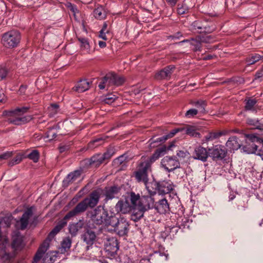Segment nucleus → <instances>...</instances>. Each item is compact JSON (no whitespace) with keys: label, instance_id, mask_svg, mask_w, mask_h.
I'll return each instance as SVG.
<instances>
[{"label":"nucleus","instance_id":"22","mask_svg":"<svg viewBox=\"0 0 263 263\" xmlns=\"http://www.w3.org/2000/svg\"><path fill=\"white\" fill-rule=\"evenodd\" d=\"M12 248L15 250H21L25 246L24 242L23 237L20 233H16L12 236L11 244Z\"/></svg>","mask_w":263,"mask_h":263},{"label":"nucleus","instance_id":"18","mask_svg":"<svg viewBox=\"0 0 263 263\" xmlns=\"http://www.w3.org/2000/svg\"><path fill=\"white\" fill-rule=\"evenodd\" d=\"M81 239L86 243V248L88 250L89 248L94 243L96 240V233L90 229H87L81 235Z\"/></svg>","mask_w":263,"mask_h":263},{"label":"nucleus","instance_id":"37","mask_svg":"<svg viewBox=\"0 0 263 263\" xmlns=\"http://www.w3.org/2000/svg\"><path fill=\"white\" fill-rule=\"evenodd\" d=\"M72 240L69 237H65L61 242V251H67L71 247Z\"/></svg>","mask_w":263,"mask_h":263},{"label":"nucleus","instance_id":"5","mask_svg":"<svg viewBox=\"0 0 263 263\" xmlns=\"http://www.w3.org/2000/svg\"><path fill=\"white\" fill-rule=\"evenodd\" d=\"M112 221H110L109 225L114 228V231L119 236H126L128 233L129 224L127 220L124 217L120 216L112 217Z\"/></svg>","mask_w":263,"mask_h":263},{"label":"nucleus","instance_id":"44","mask_svg":"<svg viewBox=\"0 0 263 263\" xmlns=\"http://www.w3.org/2000/svg\"><path fill=\"white\" fill-rule=\"evenodd\" d=\"M117 99V97L112 94H108L102 100V102L104 104H111Z\"/></svg>","mask_w":263,"mask_h":263},{"label":"nucleus","instance_id":"23","mask_svg":"<svg viewBox=\"0 0 263 263\" xmlns=\"http://www.w3.org/2000/svg\"><path fill=\"white\" fill-rule=\"evenodd\" d=\"M105 249L111 255L116 253L119 250V243L117 239L114 237L109 239L106 245Z\"/></svg>","mask_w":263,"mask_h":263},{"label":"nucleus","instance_id":"50","mask_svg":"<svg viewBox=\"0 0 263 263\" xmlns=\"http://www.w3.org/2000/svg\"><path fill=\"white\" fill-rule=\"evenodd\" d=\"M198 113V110H197V109H195V108H192V109L188 110L186 112V113L185 114V116L187 118H193L194 116H195L196 115H197Z\"/></svg>","mask_w":263,"mask_h":263},{"label":"nucleus","instance_id":"42","mask_svg":"<svg viewBox=\"0 0 263 263\" xmlns=\"http://www.w3.org/2000/svg\"><path fill=\"white\" fill-rule=\"evenodd\" d=\"M115 149L114 147L109 146L106 150V151L103 154L102 156L103 158L104 161L108 160L111 157L115 154Z\"/></svg>","mask_w":263,"mask_h":263},{"label":"nucleus","instance_id":"19","mask_svg":"<svg viewBox=\"0 0 263 263\" xmlns=\"http://www.w3.org/2000/svg\"><path fill=\"white\" fill-rule=\"evenodd\" d=\"M211 36L210 35L206 37L198 36L195 39L192 38L191 40L190 44L194 47L193 50L194 51H200L201 48V43H209L210 42Z\"/></svg>","mask_w":263,"mask_h":263},{"label":"nucleus","instance_id":"46","mask_svg":"<svg viewBox=\"0 0 263 263\" xmlns=\"http://www.w3.org/2000/svg\"><path fill=\"white\" fill-rule=\"evenodd\" d=\"M106 85H111V83L110 82V78H106L105 76L102 79L101 82H100L98 86L100 89H103Z\"/></svg>","mask_w":263,"mask_h":263},{"label":"nucleus","instance_id":"39","mask_svg":"<svg viewBox=\"0 0 263 263\" xmlns=\"http://www.w3.org/2000/svg\"><path fill=\"white\" fill-rule=\"evenodd\" d=\"M78 40L81 43L80 47L82 49L86 50L88 53L90 52V45L88 40L83 37H78Z\"/></svg>","mask_w":263,"mask_h":263},{"label":"nucleus","instance_id":"38","mask_svg":"<svg viewBox=\"0 0 263 263\" xmlns=\"http://www.w3.org/2000/svg\"><path fill=\"white\" fill-rule=\"evenodd\" d=\"M261 58H262V56L260 55L259 54L255 53L251 54V55L247 58L246 59V61L248 65H251L259 61L261 59Z\"/></svg>","mask_w":263,"mask_h":263},{"label":"nucleus","instance_id":"54","mask_svg":"<svg viewBox=\"0 0 263 263\" xmlns=\"http://www.w3.org/2000/svg\"><path fill=\"white\" fill-rule=\"evenodd\" d=\"M8 71L6 68L0 67V80L6 78Z\"/></svg>","mask_w":263,"mask_h":263},{"label":"nucleus","instance_id":"26","mask_svg":"<svg viewBox=\"0 0 263 263\" xmlns=\"http://www.w3.org/2000/svg\"><path fill=\"white\" fill-rule=\"evenodd\" d=\"M179 230V227H177V226L165 227V230L161 233V236L164 238L169 237L172 239L175 237Z\"/></svg>","mask_w":263,"mask_h":263},{"label":"nucleus","instance_id":"55","mask_svg":"<svg viewBox=\"0 0 263 263\" xmlns=\"http://www.w3.org/2000/svg\"><path fill=\"white\" fill-rule=\"evenodd\" d=\"M189 154V153L187 151H179L177 153V156L181 158H186Z\"/></svg>","mask_w":263,"mask_h":263},{"label":"nucleus","instance_id":"40","mask_svg":"<svg viewBox=\"0 0 263 263\" xmlns=\"http://www.w3.org/2000/svg\"><path fill=\"white\" fill-rule=\"evenodd\" d=\"M185 133L187 135H189L193 137L200 138L201 134L197 132L196 128L194 126L188 125L185 129Z\"/></svg>","mask_w":263,"mask_h":263},{"label":"nucleus","instance_id":"64","mask_svg":"<svg viewBox=\"0 0 263 263\" xmlns=\"http://www.w3.org/2000/svg\"><path fill=\"white\" fill-rule=\"evenodd\" d=\"M99 45L100 47H101V48H104L106 46V43L103 41H99Z\"/></svg>","mask_w":263,"mask_h":263},{"label":"nucleus","instance_id":"32","mask_svg":"<svg viewBox=\"0 0 263 263\" xmlns=\"http://www.w3.org/2000/svg\"><path fill=\"white\" fill-rule=\"evenodd\" d=\"M192 222L189 217L181 216L178 219L177 224V227H179V229H189Z\"/></svg>","mask_w":263,"mask_h":263},{"label":"nucleus","instance_id":"48","mask_svg":"<svg viewBox=\"0 0 263 263\" xmlns=\"http://www.w3.org/2000/svg\"><path fill=\"white\" fill-rule=\"evenodd\" d=\"M22 159L23 158L21 155H17L9 162L8 165L10 166H12L20 163L22 161Z\"/></svg>","mask_w":263,"mask_h":263},{"label":"nucleus","instance_id":"60","mask_svg":"<svg viewBox=\"0 0 263 263\" xmlns=\"http://www.w3.org/2000/svg\"><path fill=\"white\" fill-rule=\"evenodd\" d=\"M108 31H106V32H105V31L102 32V31H100L99 37L102 38L104 40H107V38L106 37V33H108Z\"/></svg>","mask_w":263,"mask_h":263},{"label":"nucleus","instance_id":"35","mask_svg":"<svg viewBox=\"0 0 263 263\" xmlns=\"http://www.w3.org/2000/svg\"><path fill=\"white\" fill-rule=\"evenodd\" d=\"M141 200V197L137 194L136 195L135 193L132 192L130 195L129 201L130 202L131 206H133V209L138 210V205L140 204V200Z\"/></svg>","mask_w":263,"mask_h":263},{"label":"nucleus","instance_id":"16","mask_svg":"<svg viewBox=\"0 0 263 263\" xmlns=\"http://www.w3.org/2000/svg\"><path fill=\"white\" fill-rule=\"evenodd\" d=\"M33 215V207H30L25 210L17 224H20V229L24 230L27 227L29 223V219Z\"/></svg>","mask_w":263,"mask_h":263},{"label":"nucleus","instance_id":"30","mask_svg":"<svg viewBox=\"0 0 263 263\" xmlns=\"http://www.w3.org/2000/svg\"><path fill=\"white\" fill-rule=\"evenodd\" d=\"M228 131L224 130L218 132H210L204 137V142H209L218 139L222 136L227 135Z\"/></svg>","mask_w":263,"mask_h":263},{"label":"nucleus","instance_id":"33","mask_svg":"<svg viewBox=\"0 0 263 263\" xmlns=\"http://www.w3.org/2000/svg\"><path fill=\"white\" fill-rule=\"evenodd\" d=\"M191 104L197 108L198 112L201 114H205V107L207 106V102L203 100H198L196 101H193Z\"/></svg>","mask_w":263,"mask_h":263},{"label":"nucleus","instance_id":"28","mask_svg":"<svg viewBox=\"0 0 263 263\" xmlns=\"http://www.w3.org/2000/svg\"><path fill=\"white\" fill-rule=\"evenodd\" d=\"M106 78H110L111 85H115L116 86H120L125 82V79L123 77L119 76L114 73L106 74Z\"/></svg>","mask_w":263,"mask_h":263},{"label":"nucleus","instance_id":"6","mask_svg":"<svg viewBox=\"0 0 263 263\" xmlns=\"http://www.w3.org/2000/svg\"><path fill=\"white\" fill-rule=\"evenodd\" d=\"M21 35L17 30H10L4 33L2 37V43L6 48H13L20 42Z\"/></svg>","mask_w":263,"mask_h":263},{"label":"nucleus","instance_id":"57","mask_svg":"<svg viewBox=\"0 0 263 263\" xmlns=\"http://www.w3.org/2000/svg\"><path fill=\"white\" fill-rule=\"evenodd\" d=\"M149 145L151 147H155L156 145L154 144L155 143H159L158 138H155V137H153L151 138L149 140Z\"/></svg>","mask_w":263,"mask_h":263},{"label":"nucleus","instance_id":"51","mask_svg":"<svg viewBox=\"0 0 263 263\" xmlns=\"http://www.w3.org/2000/svg\"><path fill=\"white\" fill-rule=\"evenodd\" d=\"M59 108V105L57 104H52L50 105L48 109L50 112V116L52 117L54 115L57 113V109Z\"/></svg>","mask_w":263,"mask_h":263},{"label":"nucleus","instance_id":"49","mask_svg":"<svg viewBox=\"0 0 263 263\" xmlns=\"http://www.w3.org/2000/svg\"><path fill=\"white\" fill-rule=\"evenodd\" d=\"M188 12V8L184 5H178L177 13L180 15H182Z\"/></svg>","mask_w":263,"mask_h":263},{"label":"nucleus","instance_id":"45","mask_svg":"<svg viewBox=\"0 0 263 263\" xmlns=\"http://www.w3.org/2000/svg\"><path fill=\"white\" fill-rule=\"evenodd\" d=\"M29 109V107H18L13 110L8 111L9 115H17L18 112L24 114Z\"/></svg>","mask_w":263,"mask_h":263},{"label":"nucleus","instance_id":"12","mask_svg":"<svg viewBox=\"0 0 263 263\" xmlns=\"http://www.w3.org/2000/svg\"><path fill=\"white\" fill-rule=\"evenodd\" d=\"M209 156L212 157L213 160L223 159L227 153L226 148L222 145H216L209 148Z\"/></svg>","mask_w":263,"mask_h":263},{"label":"nucleus","instance_id":"31","mask_svg":"<svg viewBox=\"0 0 263 263\" xmlns=\"http://www.w3.org/2000/svg\"><path fill=\"white\" fill-rule=\"evenodd\" d=\"M227 146L232 150H237L241 146L238 138L236 136L229 138L226 143Z\"/></svg>","mask_w":263,"mask_h":263},{"label":"nucleus","instance_id":"25","mask_svg":"<svg viewBox=\"0 0 263 263\" xmlns=\"http://www.w3.org/2000/svg\"><path fill=\"white\" fill-rule=\"evenodd\" d=\"M81 175V171L76 170L69 173L66 178L63 181V186L67 187L70 183L79 178Z\"/></svg>","mask_w":263,"mask_h":263},{"label":"nucleus","instance_id":"47","mask_svg":"<svg viewBox=\"0 0 263 263\" xmlns=\"http://www.w3.org/2000/svg\"><path fill=\"white\" fill-rule=\"evenodd\" d=\"M185 130L184 127L182 128H176L172 129L169 133L165 135V138H167V139L173 138L177 133L179 132H181Z\"/></svg>","mask_w":263,"mask_h":263},{"label":"nucleus","instance_id":"62","mask_svg":"<svg viewBox=\"0 0 263 263\" xmlns=\"http://www.w3.org/2000/svg\"><path fill=\"white\" fill-rule=\"evenodd\" d=\"M166 136L164 135L161 137L158 138L159 139V143H163L165 142L167 139V138H165Z\"/></svg>","mask_w":263,"mask_h":263},{"label":"nucleus","instance_id":"15","mask_svg":"<svg viewBox=\"0 0 263 263\" xmlns=\"http://www.w3.org/2000/svg\"><path fill=\"white\" fill-rule=\"evenodd\" d=\"M209 156V151L201 146H198L195 148L193 154V158L194 159L200 160L202 162L207 161Z\"/></svg>","mask_w":263,"mask_h":263},{"label":"nucleus","instance_id":"17","mask_svg":"<svg viewBox=\"0 0 263 263\" xmlns=\"http://www.w3.org/2000/svg\"><path fill=\"white\" fill-rule=\"evenodd\" d=\"M116 211L117 213H121L122 214H127L133 210V206H131L129 201L127 199L125 200H120L116 203L115 206Z\"/></svg>","mask_w":263,"mask_h":263},{"label":"nucleus","instance_id":"27","mask_svg":"<svg viewBox=\"0 0 263 263\" xmlns=\"http://www.w3.org/2000/svg\"><path fill=\"white\" fill-rule=\"evenodd\" d=\"M103 162H104L102 156V154H96L92 156L90 159L87 160L86 163L96 167L99 166Z\"/></svg>","mask_w":263,"mask_h":263},{"label":"nucleus","instance_id":"8","mask_svg":"<svg viewBox=\"0 0 263 263\" xmlns=\"http://www.w3.org/2000/svg\"><path fill=\"white\" fill-rule=\"evenodd\" d=\"M101 197H104V201L107 203L117 196L121 191V187L118 185L106 186L104 189L98 188Z\"/></svg>","mask_w":263,"mask_h":263},{"label":"nucleus","instance_id":"11","mask_svg":"<svg viewBox=\"0 0 263 263\" xmlns=\"http://www.w3.org/2000/svg\"><path fill=\"white\" fill-rule=\"evenodd\" d=\"M191 27L192 30L196 31L200 33H210L214 30L213 28H211L208 25L207 22L202 20H197L193 22L191 25Z\"/></svg>","mask_w":263,"mask_h":263},{"label":"nucleus","instance_id":"7","mask_svg":"<svg viewBox=\"0 0 263 263\" xmlns=\"http://www.w3.org/2000/svg\"><path fill=\"white\" fill-rule=\"evenodd\" d=\"M175 141L172 142L167 147L165 145H163L161 147L157 148L153 154L150 157L142 156L141 158L147 160L146 169L149 168V162L154 163L157 160H158L160 157L163 156L167 151L171 150L172 148L174 147Z\"/></svg>","mask_w":263,"mask_h":263},{"label":"nucleus","instance_id":"34","mask_svg":"<svg viewBox=\"0 0 263 263\" xmlns=\"http://www.w3.org/2000/svg\"><path fill=\"white\" fill-rule=\"evenodd\" d=\"M83 222L80 220L78 222L69 225V232L72 236H76L80 229L83 226Z\"/></svg>","mask_w":263,"mask_h":263},{"label":"nucleus","instance_id":"21","mask_svg":"<svg viewBox=\"0 0 263 263\" xmlns=\"http://www.w3.org/2000/svg\"><path fill=\"white\" fill-rule=\"evenodd\" d=\"M160 214H165L169 212L170 208L167 200L165 198L159 200L154 202V208Z\"/></svg>","mask_w":263,"mask_h":263},{"label":"nucleus","instance_id":"59","mask_svg":"<svg viewBox=\"0 0 263 263\" xmlns=\"http://www.w3.org/2000/svg\"><path fill=\"white\" fill-rule=\"evenodd\" d=\"M27 88V85H21L18 90V92H19L20 94V95H24Z\"/></svg>","mask_w":263,"mask_h":263},{"label":"nucleus","instance_id":"41","mask_svg":"<svg viewBox=\"0 0 263 263\" xmlns=\"http://www.w3.org/2000/svg\"><path fill=\"white\" fill-rule=\"evenodd\" d=\"M94 16L98 19L102 20L105 17L106 14L102 7H98L93 11Z\"/></svg>","mask_w":263,"mask_h":263},{"label":"nucleus","instance_id":"14","mask_svg":"<svg viewBox=\"0 0 263 263\" xmlns=\"http://www.w3.org/2000/svg\"><path fill=\"white\" fill-rule=\"evenodd\" d=\"M175 69L174 65L167 66L156 73L155 79L157 80L170 79Z\"/></svg>","mask_w":263,"mask_h":263},{"label":"nucleus","instance_id":"1","mask_svg":"<svg viewBox=\"0 0 263 263\" xmlns=\"http://www.w3.org/2000/svg\"><path fill=\"white\" fill-rule=\"evenodd\" d=\"M147 160L141 158L137 166V170L134 172V176L138 182H143L146 186L149 195L154 196L158 192V182L153 181L148 183V174L152 171V165L149 163V168L146 169Z\"/></svg>","mask_w":263,"mask_h":263},{"label":"nucleus","instance_id":"2","mask_svg":"<svg viewBox=\"0 0 263 263\" xmlns=\"http://www.w3.org/2000/svg\"><path fill=\"white\" fill-rule=\"evenodd\" d=\"M78 215L79 214L76 211H75L74 209L70 211L65 215L64 218L58 222L57 225L50 232L47 238L40 245L33 257L32 263H37L42 258L43 255L49 248L51 238L53 237L55 235L60 232L62 229L67 224L68 220Z\"/></svg>","mask_w":263,"mask_h":263},{"label":"nucleus","instance_id":"3","mask_svg":"<svg viewBox=\"0 0 263 263\" xmlns=\"http://www.w3.org/2000/svg\"><path fill=\"white\" fill-rule=\"evenodd\" d=\"M115 214L113 209L108 211L104 208V206L99 205L94 209L91 218L97 225L109 226V223L112 221V217H114Z\"/></svg>","mask_w":263,"mask_h":263},{"label":"nucleus","instance_id":"9","mask_svg":"<svg viewBox=\"0 0 263 263\" xmlns=\"http://www.w3.org/2000/svg\"><path fill=\"white\" fill-rule=\"evenodd\" d=\"M155 199L153 196H142L141 197L140 200V204L138 205V210L140 212L141 217L143 215V213L150 209H153L154 206Z\"/></svg>","mask_w":263,"mask_h":263},{"label":"nucleus","instance_id":"53","mask_svg":"<svg viewBox=\"0 0 263 263\" xmlns=\"http://www.w3.org/2000/svg\"><path fill=\"white\" fill-rule=\"evenodd\" d=\"M12 155V152H6L1 155H0V160H7Z\"/></svg>","mask_w":263,"mask_h":263},{"label":"nucleus","instance_id":"36","mask_svg":"<svg viewBox=\"0 0 263 263\" xmlns=\"http://www.w3.org/2000/svg\"><path fill=\"white\" fill-rule=\"evenodd\" d=\"M57 252H50L46 254L43 258V263H53L57 256Z\"/></svg>","mask_w":263,"mask_h":263},{"label":"nucleus","instance_id":"10","mask_svg":"<svg viewBox=\"0 0 263 263\" xmlns=\"http://www.w3.org/2000/svg\"><path fill=\"white\" fill-rule=\"evenodd\" d=\"M161 164L162 167L168 172L174 171L180 166V162L175 156H165L162 160Z\"/></svg>","mask_w":263,"mask_h":263},{"label":"nucleus","instance_id":"61","mask_svg":"<svg viewBox=\"0 0 263 263\" xmlns=\"http://www.w3.org/2000/svg\"><path fill=\"white\" fill-rule=\"evenodd\" d=\"M167 3L172 6H174L177 4L178 0H166Z\"/></svg>","mask_w":263,"mask_h":263},{"label":"nucleus","instance_id":"56","mask_svg":"<svg viewBox=\"0 0 263 263\" xmlns=\"http://www.w3.org/2000/svg\"><path fill=\"white\" fill-rule=\"evenodd\" d=\"M255 80H258L259 81L263 80V69L256 72L255 76Z\"/></svg>","mask_w":263,"mask_h":263},{"label":"nucleus","instance_id":"43","mask_svg":"<svg viewBox=\"0 0 263 263\" xmlns=\"http://www.w3.org/2000/svg\"><path fill=\"white\" fill-rule=\"evenodd\" d=\"M27 157L34 162L36 163L39 160L40 153L37 150L34 149L28 155Z\"/></svg>","mask_w":263,"mask_h":263},{"label":"nucleus","instance_id":"63","mask_svg":"<svg viewBox=\"0 0 263 263\" xmlns=\"http://www.w3.org/2000/svg\"><path fill=\"white\" fill-rule=\"evenodd\" d=\"M175 38L176 39H179L182 36V34L181 32H177V33H175Z\"/></svg>","mask_w":263,"mask_h":263},{"label":"nucleus","instance_id":"13","mask_svg":"<svg viewBox=\"0 0 263 263\" xmlns=\"http://www.w3.org/2000/svg\"><path fill=\"white\" fill-rule=\"evenodd\" d=\"M3 114H6L9 118L7 119L9 124L15 125H21L29 122L31 118L30 116L18 117L17 115H9L8 111H4Z\"/></svg>","mask_w":263,"mask_h":263},{"label":"nucleus","instance_id":"20","mask_svg":"<svg viewBox=\"0 0 263 263\" xmlns=\"http://www.w3.org/2000/svg\"><path fill=\"white\" fill-rule=\"evenodd\" d=\"M158 193L160 195H164L170 193L173 190L174 185L170 181L163 180L158 182Z\"/></svg>","mask_w":263,"mask_h":263},{"label":"nucleus","instance_id":"29","mask_svg":"<svg viewBox=\"0 0 263 263\" xmlns=\"http://www.w3.org/2000/svg\"><path fill=\"white\" fill-rule=\"evenodd\" d=\"M90 87V83L86 80H81L77 83L73 90L79 93L83 92L87 90Z\"/></svg>","mask_w":263,"mask_h":263},{"label":"nucleus","instance_id":"58","mask_svg":"<svg viewBox=\"0 0 263 263\" xmlns=\"http://www.w3.org/2000/svg\"><path fill=\"white\" fill-rule=\"evenodd\" d=\"M69 146L66 145H60L59 147L60 153H62L64 152L68 151Z\"/></svg>","mask_w":263,"mask_h":263},{"label":"nucleus","instance_id":"24","mask_svg":"<svg viewBox=\"0 0 263 263\" xmlns=\"http://www.w3.org/2000/svg\"><path fill=\"white\" fill-rule=\"evenodd\" d=\"M245 110L256 112L258 107L257 105V100L255 98L247 97L245 99Z\"/></svg>","mask_w":263,"mask_h":263},{"label":"nucleus","instance_id":"4","mask_svg":"<svg viewBox=\"0 0 263 263\" xmlns=\"http://www.w3.org/2000/svg\"><path fill=\"white\" fill-rule=\"evenodd\" d=\"M101 196L98 189L92 191L88 197L80 202L74 208L80 214L85 212L88 208L93 209L98 204Z\"/></svg>","mask_w":263,"mask_h":263},{"label":"nucleus","instance_id":"52","mask_svg":"<svg viewBox=\"0 0 263 263\" xmlns=\"http://www.w3.org/2000/svg\"><path fill=\"white\" fill-rule=\"evenodd\" d=\"M246 136L249 141L253 143L255 142H260L261 140V139L253 134H247Z\"/></svg>","mask_w":263,"mask_h":263}]
</instances>
